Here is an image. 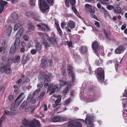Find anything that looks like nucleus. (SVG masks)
Segmentation results:
<instances>
[{"instance_id":"obj_1","label":"nucleus","mask_w":127,"mask_h":127,"mask_svg":"<svg viewBox=\"0 0 127 127\" xmlns=\"http://www.w3.org/2000/svg\"><path fill=\"white\" fill-rule=\"evenodd\" d=\"M23 32V28H20L17 32L15 36L16 39L14 44H13L10 48V52L11 53L13 54L16 50L18 49L19 45L20 40V38Z\"/></svg>"},{"instance_id":"obj_2","label":"nucleus","mask_w":127,"mask_h":127,"mask_svg":"<svg viewBox=\"0 0 127 127\" xmlns=\"http://www.w3.org/2000/svg\"><path fill=\"white\" fill-rule=\"evenodd\" d=\"M69 78H71V81L66 82L64 81V85H65V88L64 89V96L70 90L72 87V84L76 82L75 81V75L74 73L73 72L68 74Z\"/></svg>"},{"instance_id":"obj_3","label":"nucleus","mask_w":127,"mask_h":127,"mask_svg":"<svg viewBox=\"0 0 127 127\" xmlns=\"http://www.w3.org/2000/svg\"><path fill=\"white\" fill-rule=\"evenodd\" d=\"M97 70L96 77L99 82L102 83L104 80V71L101 67L98 68Z\"/></svg>"},{"instance_id":"obj_4","label":"nucleus","mask_w":127,"mask_h":127,"mask_svg":"<svg viewBox=\"0 0 127 127\" xmlns=\"http://www.w3.org/2000/svg\"><path fill=\"white\" fill-rule=\"evenodd\" d=\"M40 8L42 11H45L49 9V6L44 0H39Z\"/></svg>"},{"instance_id":"obj_5","label":"nucleus","mask_w":127,"mask_h":127,"mask_svg":"<svg viewBox=\"0 0 127 127\" xmlns=\"http://www.w3.org/2000/svg\"><path fill=\"white\" fill-rule=\"evenodd\" d=\"M60 89L58 85H52L51 86H49L48 90L50 91V94L51 95L55 92H57Z\"/></svg>"},{"instance_id":"obj_6","label":"nucleus","mask_w":127,"mask_h":127,"mask_svg":"<svg viewBox=\"0 0 127 127\" xmlns=\"http://www.w3.org/2000/svg\"><path fill=\"white\" fill-rule=\"evenodd\" d=\"M41 125L39 121L36 119H34L30 123L29 127H40Z\"/></svg>"},{"instance_id":"obj_7","label":"nucleus","mask_w":127,"mask_h":127,"mask_svg":"<svg viewBox=\"0 0 127 127\" xmlns=\"http://www.w3.org/2000/svg\"><path fill=\"white\" fill-rule=\"evenodd\" d=\"M23 94L24 93H22L20 94L15 100L14 104V107L15 108L18 107L22 101L23 99H22L20 98Z\"/></svg>"},{"instance_id":"obj_8","label":"nucleus","mask_w":127,"mask_h":127,"mask_svg":"<svg viewBox=\"0 0 127 127\" xmlns=\"http://www.w3.org/2000/svg\"><path fill=\"white\" fill-rule=\"evenodd\" d=\"M68 127H82V125L79 122L76 123L72 122H69L67 125Z\"/></svg>"},{"instance_id":"obj_9","label":"nucleus","mask_w":127,"mask_h":127,"mask_svg":"<svg viewBox=\"0 0 127 127\" xmlns=\"http://www.w3.org/2000/svg\"><path fill=\"white\" fill-rule=\"evenodd\" d=\"M41 66L42 68L45 69L47 65V59L44 57H43L41 59Z\"/></svg>"},{"instance_id":"obj_10","label":"nucleus","mask_w":127,"mask_h":127,"mask_svg":"<svg viewBox=\"0 0 127 127\" xmlns=\"http://www.w3.org/2000/svg\"><path fill=\"white\" fill-rule=\"evenodd\" d=\"M125 49L124 46L121 45L119 46L115 50V52L117 54H120L123 53Z\"/></svg>"},{"instance_id":"obj_11","label":"nucleus","mask_w":127,"mask_h":127,"mask_svg":"<svg viewBox=\"0 0 127 127\" xmlns=\"http://www.w3.org/2000/svg\"><path fill=\"white\" fill-rule=\"evenodd\" d=\"M47 40L53 46L57 44V42L56 38L53 37H48L47 38Z\"/></svg>"},{"instance_id":"obj_12","label":"nucleus","mask_w":127,"mask_h":127,"mask_svg":"<svg viewBox=\"0 0 127 127\" xmlns=\"http://www.w3.org/2000/svg\"><path fill=\"white\" fill-rule=\"evenodd\" d=\"M35 43V48L37 52H40L42 50V47L41 43L38 41H36Z\"/></svg>"},{"instance_id":"obj_13","label":"nucleus","mask_w":127,"mask_h":127,"mask_svg":"<svg viewBox=\"0 0 127 127\" xmlns=\"http://www.w3.org/2000/svg\"><path fill=\"white\" fill-rule=\"evenodd\" d=\"M103 33L106 38L108 40H110V32L108 31L106 29H103Z\"/></svg>"},{"instance_id":"obj_14","label":"nucleus","mask_w":127,"mask_h":127,"mask_svg":"<svg viewBox=\"0 0 127 127\" xmlns=\"http://www.w3.org/2000/svg\"><path fill=\"white\" fill-rule=\"evenodd\" d=\"M51 119L53 122H57L60 121L61 117L59 116H54L51 117Z\"/></svg>"},{"instance_id":"obj_15","label":"nucleus","mask_w":127,"mask_h":127,"mask_svg":"<svg viewBox=\"0 0 127 127\" xmlns=\"http://www.w3.org/2000/svg\"><path fill=\"white\" fill-rule=\"evenodd\" d=\"M67 25L71 29H74L75 27V24L73 21H69L67 23Z\"/></svg>"},{"instance_id":"obj_16","label":"nucleus","mask_w":127,"mask_h":127,"mask_svg":"<svg viewBox=\"0 0 127 127\" xmlns=\"http://www.w3.org/2000/svg\"><path fill=\"white\" fill-rule=\"evenodd\" d=\"M88 50L86 46H82L79 49V51L81 54L85 53Z\"/></svg>"},{"instance_id":"obj_17","label":"nucleus","mask_w":127,"mask_h":127,"mask_svg":"<svg viewBox=\"0 0 127 127\" xmlns=\"http://www.w3.org/2000/svg\"><path fill=\"white\" fill-rule=\"evenodd\" d=\"M67 70L68 74L73 72V67L72 65L70 64L67 65Z\"/></svg>"},{"instance_id":"obj_18","label":"nucleus","mask_w":127,"mask_h":127,"mask_svg":"<svg viewBox=\"0 0 127 127\" xmlns=\"http://www.w3.org/2000/svg\"><path fill=\"white\" fill-rule=\"evenodd\" d=\"M80 120H82L83 122L84 123L85 122V124L88 125H92V120L91 119V118L89 117H88L86 119L85 121L83 119H80Z\"/></svg>"},{"instance_id":"obj_19","label":"nucleus","mask_w":127,"mask_h":127,"mask_svg":"<svg viewBox=\"0 0 127 127\" xmlns=\"http://www.w3.org/2000/svg\"><path fill=\"white\" fill-rule=\"evenodd\" d=\"M55 24L56 26L57 31L58 32H59L60 35L61 36H62L63 33L62 32V31L60 28L59 24L58 23V22H55Z\"/></svg>"},{"instance_id":"obj_20","label":"nucleus","mask_w":127,"mask_h":127,"mask_svg":"<svg viewBox=\"0 0 127 127\" xmlns=\"http://www.w3.org/2000/svg\"><path fill=\"white\" fill-rule=\"evenodd\" d=\"M25 56V55H23V59L22 61V63L24 64H25L27 62L29 61L30 59L29 55H27L26 57V59H24V57Z\"/></svg>"},{"instance_id":"obj_21","label":"nucleus","mask_w":127,"mask_h":127,"mask_svg":"<svg viewBox=\"0 0 127 127\" xmlns=\"http://www.w3.org/2000/svg\"><path fill=\"white\" fill-rule=\"evenodd\" d=\"M6 65H5L3 64H0V71L1 73L4 72L6 69Z\"/></svg>"},{"instance_id":"obj_22","label":"nucleus","mask_w":127,"mask_h":127,"mask_svg":"<svg viewBox=\"0 0 127 127\" xmlns=\"http://www.w3.org/2000/svg\"><path fill=\"white\" fill-rule=\"evenodd\" d=\"M92 47L95 51H96L98 48V44L96 42H93L92 44Z\"/></svg>"},{"instance_id":"obj_23","label":"nucleus","mask_w":127,"mask_h":127,"mask_svg":"<svg viewBox=\"0 0 127 127\" xmlns=\"http://www.w3.org/2000/svg\"><path fill=\"white\" fill-rule=\"evenodd\" d=\"M23 124L25 126L28 127L30 124L29 121L26 119H24L22 121Z\"/></svg>"},{"instance_id":"obj_24","label":"nucleus","mask_w":127,"mask_h":127,"mask_svg":"<svg viewBox=\"0 0 127 127\" xmlns=\"http://www.w3.org/2000/svg\"><path fill=\"white\" fill-rule=\"evenodd\" d=\"M85 7L86 10L89 12L92 8V6L88 4H86L85 5Z\"/></svg>"},{"instance_id":"obj_25","label":"nucleus","mask_w":127,"mask_h":127,"mask_svg":"<svg viewBox=\"0 0 127 127\" xmlns=\"http://www.w3.org/2000/svg\"><path fill=\"white\" fill-rule=\"evenodd\" d=\"M12 30V28L11 26H9L7 30V32L6 33L7 35L9 36L11 34V32Z\"/></svg>"},{"instance_id":"obj_26","label":"nucleus","mask_w":127,"mask_h":127,"mask_svg":"<svg viewBox=\"0 0 127 127\" xmlns=\"http://www.w3.org/2000/svg\"><path fill=\"white\" fill-rule=\"evenodd\" d=\"M7 74L10 73L11 72V70L10 67L8 65H6V67L4 71Z\"/></svg>"},{"instance_id":"obj_27","label":"nucleus","mask_w":127,"mask_h":127,"mask_svg":"<svg viewBox=\"0 0 127 127\" xmlns=\"http://www.w3.org/2000/svg\"><path fill=\"white\" fill-rule=\"evenodd\" d=\"M115 7L116 8L114 9V11H115L117 13H120L121 11V9L119 5H116Z\"/></svg>"},{"instance_id":"obj_28","label":"nucleus","mask_w":127,"mask_h":127,"mask_svg":"<svg viewBox=\"0 0 127 127\" xmlns=\"http://www.w3.org/2000/svg\"><path fill=\"white\" fill-rule=\"evenodd\" d=\"M34 96L32 95H29L27 98V102H28V103H30L32 101Z\"/></svg>"},{"instance_id":"obj_29","label":"nucleus","mask_w":127,"mask_h":127,"mask_svg":"<svg viewBox=\"0 0 127 127\" xmlns=\"http://www.w3.org/2000/svg\"><path fill=\"white\" fill-rule=\"evenodd\" d=\"M21 26V23L17 24L15 26L14 28V31H17Z\"/></svg>"},{"instance_id":"obj_30","label":"nucleus","mask_w":127,"mask_h":127,"mask_svg":"<svg viewBox=\"0 0 127 127\" xmlns=\"http://www.w3.org/2000/svg\"><path fill=\"white\" fill-rule=\"evenodd\" d=\"M20 58V57L19 56H15L13 61L14 63H17L19 61Z\"/></svg>"},{"instance_id":"obj_31","label":"nucleus","mask_w":127,"mask_h":127,"mask_svg":"<svg viewBox=\"0 0 127 127\" xmlns=\"http://www.w3.org/2000/svg\"><path fill=\"white\" fill-rule=\"evenodd\" d=\"M42 44L46 48H47L48 47L50 46L48 42L45 40L43 41Z\"/></svg>"},{"instance_id":"obj_32","label":"nucleus","mask_w":127,"mask_h":127,"mask_svg":"<svg viewBox=\"0 0 127 127\" xmlns=\"http://www.w3.org/2000/svg\"><path fill=\"white\" fill-rule=\"evenodd\" d=\"M44 78L45 79V82H49L51 81V79L48 75H44Z\"/></svg>"},{"instance_id":"obj_33","label":"nucleus","mask_w":127,"mask_h":127,"mask_svg":"<svg viewBox=\"0 0 127 127\" xmlns=\"http://www.w3.org/2000/svg\"><path fill=\"white\" fill-rule=\"evenodd\" d=\"M27 104V101H24L21 104V107L23 108H24L26 107Z\"/></svg>"},{"instance_id":"obj_34","label":"nucleus","mask_w":127,"mask_h":127,"mask_svg":"<svg viewBox=\"0 0 127 127\" xmlns=\"http://www.w3.org/2000/svg\"><path fill=\"white\" fill-rule=\"evenodd\" d=\"M28 29L30 30H33L35 29V27L29 24L28 25Z\"/></svg>"},{"instance_id":"obj_35","label":"nucleus","mask_w":127,"mask_h":127,"mask_svg":"<svg viewBox=\"0 0 127 127\" xmlns=\"http://www.w3.org/2000/svg\"><path fill=\"white\" fill-rule=\"evenodd\" d=\"M71 101V100L70 98H69L66 100L64 102V105H68L69 104Z\"/></svg>"},{"instance_id":"obj_36","label":"nucleus","mask_w":127,"mask_h":127,"mask_svg":"<svg viewBox=\"0 0 127 127\" xmlns=\"http://www.w3.org/2000/svg\"><path fill=\"white\" fill-rule=\"evenodd\" d=\"M106 7L109 10H111L114 9V6L111 5H108Z\"/></svg>"},{"instance_id":"obj_37","label":"nucleus","mask_w":127,"mask_h":127,"mask_svg":"<svg viewBox=\"0 0 127 127\" xmlns=\"http://www.w3.org/2000/svg\"><path fill=\"white\" fill-rule=\"evenodd\" d=\"M29 3L32 6H34L35 5V0H30Z\"/></svg>"},{"instance_id":"obj_38","label":"nucleus","mask_w":127,"mask_h":127,"mask_svg":"<svg viewBox=\"0 0 127 127\" xmlns=\"http://www.w3.org/2000/svg\"><path fill=\"white\" fill-rule=\"evenodd\" d=\"M40 89H38L36 90H35V91L34 92L33 94V95H32L34 97V96L35 95H37L38 94V93L40 91Z\"/></svg>"},{"instance_id":"obj_39","label":"nucleus","mask_w":127,"mask_h":127,"mask_svg":"<svg viewBox=\"0 0 127 127\" xmlns=\"http://www.w3.org/2000/svg\"><path fill=\"white\" fill-rule=\"evenodd\" d=\"M109 0H102L101 3L103 5H106L108 4Z\"/></svg>"},{"instance_id":"obj_40","label":"nucleus","mask_w":127,"mask_h":127,"mask_svg":"<svg viewBox=\"0 0 127 127\" xmlns=\"http://www.w3.org/2000/svg\"><path fill=\"white\" fill-rule=\"evenodd\" d=\"M37 26L39 28V29L43 32H44L45 31V28L42 27L40 25H38Z\"/></svg>"},{"instance_id":"obj_41","label":"nucleus","mask_w":127,"mask_h":127,"mask_svg":"<svg viewBox=\"0 0 127 127\" xmlns=\"http://www.w3.org/2000/svg\"><path fill=\"white\" fill-rule=\"evenodd\" d=\"M61 100V96L58 97L57 98V99L55 101V103L56 104H58L60 103Z\"/></svg>"},{"instance_id":"obj_42","label":"nucleus","mask_w":127,"mask_h":127,"mask_svg":"<svg viewBox=\"0 0 127 127\" xmlns=\"http://www.w3.org/2000/svg\"><path fill=\"white\" fill-rule=\"evenodd\" d=\"M35 15L34 13L32 12H27L26 14V16H31Z\"/></svg>"},{"instance_id":"obj_43","label":"nucleus","mask_w":127,"mask_h":127,"mask_svg":"<svg viewBox=\"0 0 127 127\" xmlns=\"http://www.w3.org/2000/svg\"><path fill=\"white\" fill-rule=\"evenodd\" d=\"M37 52V51L36 49H32L31 50L30 52L32 54L34 55L36 54Z\"/></svg>"},{"instance_id":"obj_44","label":"nucleus","mask_w":127,"mask_h":127,"mask_svg":"<svg viewBox=\"0 0 127 127\" xmlns=\"http://www.w3.org/2000/svg\"><path fill=\"white\" fill-rule=\"evenodd\" d=\"M4 114L5 115H13V113L10 111H9L8 110L4 111Z\"/></svg>"},{"instance_id":"obj_45","label":"nucleus","mask_w":127,"mask_h":127,"mask_svg":"<svg viewBox=\"0 0 127 127\" xmlns=\"http://www.w3.org/2000/svg\"><path fill=\"white\" fill-rule=\"evenodd\" d=\"M69 1L70 4L72 6H74L75 5L76 2L75 0H70Z\"/></svg>"},{"instance_id":"obj_46","label":"nucleus","mask_w":127,"mask_h":127,"mask_svg":"<svg viewBox=\"0 0 127 127\" xmlns=\"http://www.w3.org/2000/svg\"><path fill=\"white\" fill-rule=\"evenodd\" d=\"M101 61L99 59V60H96L95 62V64L97 66H99L100 65Z\"/></svg>"},{"instance_id":"obj_47","label":"nucleus","mask_w":127,"mask_h":127,"mask_svg":"<svg viewBox=\"0 0 127 127\" xmlns=\"http://www.w3.org/2000/svg\"><path fill=\"white\" fill-rule=\"evenodd\" d=\"M45 93L44 92H42L40 94V95L38 97V98L40 99H42V97L44 95Z\"/></svg>"},{"instance_id":"obj_48","label":"nucleus","mask_w":127,"mask_h":127,"mask_svg":"<svg viewBox=\"0 0 127 127\" xmlns=\"http://www.w3.org/2000/svg\"><path fill=\"white\" fill-rule=\"evenodd\" d=\"M43 83L41 82L40 83H39L37 85V87L38 89H40V88H41L43 87Z\"/></svg>"},{"instance_id":"obj_49","label":"nucleus","mask_w":127,"mask_h":127,"mask_svg":"<svg viewBox=\"0 0 127 127\" xmlns=\"http://www.w3.org/2000/svg\"><path fill=\"white\" fill-rule=\"evenodd\" d=\"M43 26H44L46 28V29L48 30H50V27L48 25L45 24H44L41 23V24Z\"/></svg>"},{"instance_id":"obj_50","label":"nucleus","mask_w":127,"mask_h":127,"mask_svg":"<svg viewBox=\"0 0 127 127\" xmlns=\"http://www.w3.org/2000/svg\"><path fill=\"white\" fill-rule=\"evenodd\" d=\"M48 3L52 5L53 4V0H47Z\"/></svg>"},{"instance_id":"obj_51","label":"nucleus","mask_w":127,"mask_h":127,"mask_svg":"<svg viewBox=\"0 0 127 127\" xmlns=\"http://www.w3.org/2000/svg\"><path fill=\"white\" fill-rule=\"evenodd\" d=\"M95 24L96 26V27L98 28H99L100 27V23L97 21L95 22Z\"/></svg>"},{"instance_id":"obj_52","label":"nucleus","mask_w":127,"mask_h":127,"mask_svg":"<svg viewBox=\"0 0 127 127\" xmlns=\"http://www.w3.org/2000/svg\"><path fill=\"white\" fill-rule=\"evenodd\" d=\"M66 43L69 47H71L72 45V43L71 41H67L66 42Z\"/></svg>"},{"instance_id":"obj_53","label":"nucleus","mask_w":127,"mask_h":127,"mask_svg":"<svg viewBox=\"0 0 127 127\" xmlns=\"http://www.w3.org/2000/svg\"><path fill=\"white\" fill-rule=\"evenodd\" d=\"M43 109L44 111H46L47 110V105L46 104H44L43 106Z\"/></svg>"},{"instance_id":"obj_54","label":"nucleus","mask_w":127,"mask_h":127,"mask_svg":"<svg viewBox=\"0 0 127 127\" xmlns=\"http://www.w3.org/2000/svg\"><path fill=\"white\" fill-rule=\"evenodd\" d=\"M60 85L61 86H64V80H59Z\"/></svg>"},{"instance_id":"obj_55","label":"nucleus","mask_w":127,"mask_h":127,"mask_svg":"<svg viewBox=\"0 0 127 127\" xmlns=\"http://www.w3.org/2000/svg\"><path fill=\"white\" fill-rule=\"evenodd\" d=\"M65 4L66 6L68 7H69V0H65Z\"/></svg>"},{"instance_id":"obj_56","label":"nucleus","mask_w":127,"mask_h":127,"mask_svg":"<svg viewBox=\"0 0 127 127\" xmlns=\"http://www.w3.org/2000/svg\"><path fill=\"white\" fill-rule=\"evenodd\" d=\"M29 36L27 35H25L24 36V39L25 41H27L29 38Z\"/></svg>"},{"instance_id":"obj_57","label":"nucleus","mask_w":127,"mask_h":127,"mask_svg":"<svg viewBox=\"0 0 127 127\" xmlns=\"http://www.w3.org/2000/svg\"><path fill=\"white\" fill-rule=\"evenodd\" d=\"M126 27V24H124L123 25L121 28V29L122 30H124Z\"/></svg>"},{"instance_id":"obj_58","label":"nucleus","mask_w":127,"mask_h":127,"mask_svg":"<svg viewBox=\"0 0 127 127\" xmlns=\"http://www.w3.org/2000/svg\"><path fill=\"white\" fill-rule=\"evenodd\" d=\"M70 93V95L72 96H73L74 95V91L73 90H71V91Z\"/></svg>"},{"instance_id":"obj_59","label":"nucleus","mask_w":127,"mask_h":127,"mask_svg":"<svg viewBox=\"0 0 127 127\" xmlns=\"http://www.w3.org/2000/svg\"><path fill=\"white\" fill-rule=\"evenodd\" d=\"M89 12L91 14H94L95 12V11L92 8L91 10Z\"/></svg>"},{"instance_id":"obj_60","label":"nucleus","mask_w":127,"mask_h":127,"mask_svg":"<svg viewBox=\"0 0 127 127\" xmlns=\"http://www.w3.org/2000/svg\"><path fill=\"white\" fill-rule=\"evenodd\" d=\"M101 8V9L102 10V11L105 13H107V11L103 7H102Z\"/></svg>"},{"instance_id":"obj_61","label":"nucleus","mask_w":127,"mask_h":127,"mask_svg":"<svg viewBox=\"0 0 127 127\" xmlns=\"http://www.w3.org/2000/svg\"><path fill=\"white\" fill-rule=\"evenodd\" d=\"M22 81V80L21 79H19V80L17 81V82L16 83V84H19L20 83H21Z\"/></svg>"},{"instance_id":"obj_62","label":"nucleus","mask_w":127,"mask_h":127,"mask_svg":"<svg viewBox=\"0 0 127 127\" xmlns=\"http://www.w3.org/2000/svg\"><path fill=\"white\" fill-rule=\"evenodd\" d=\"M25 51V49L24 47H22L21 48L20 52L21 53H23Z\"/></svg>"},{"instance_id":"obj_63","label":"nucleus","mask_w":127,"mask_h":127,"mask_svg":"<svg viewBox=\"0 0 127 127\" xmlns=\"http://www.w3.org/2000/svg\"><path fill=\"white\" fill-rule=\"evenodd\" d=\"M4 117V116H1V118L0 120V122L2 123V121H3Z\"/></svg>"},{"instance_id":"obj_64","label":"nucleus","mask_w":127,"mask_h":127,"mask_svg":"<svg viewBox=\"0 0 127 127\" xmlns=\"http://www.w3.org/2000/svg\"><path fill=\"white\" fill-rule=\"evenodd\" d=\"M14 108H15V107L11 106V110L12 112H14L15 111L14 109Z\"/></svg>"}]
</instances>
